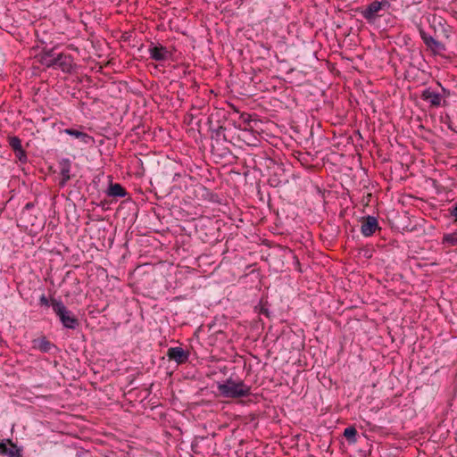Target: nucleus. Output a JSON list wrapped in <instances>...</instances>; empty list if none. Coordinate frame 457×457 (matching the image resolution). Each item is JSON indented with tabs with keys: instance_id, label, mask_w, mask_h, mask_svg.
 <instances>
[{
	"instance_id": "nucleus-8",
	"label": "nucleus",
	"mask_w": 457,
	"mask_h": 457,
	"mask_svg": "<svg viewBox=\"0 0 457 457\" xmlns=\"http://www.w3.org/2000/svg\"><path fill=\"white\" fill-rule=\"evenodd\" d=\"M420 35L426 46L435 54H439L445 51V45L441 41L435 39L431 35L428 34L422 28L419 29Z\"/></svg>"
},
{
	"instance_id": "nucleus-11",
	"label": "nucleus",
	"mask_w": 457,
	"mask_h": 457,
	"mask_svg": "<svg viewBox=\"0 0 457 457\" xmlns=\"http://www.w3.org/2000/svg\"><path fill=\"white\" fill-rule=\"evenodd\" d=\"M149 54L151 59L157 62H164L171 58V52H170L165 46L154 43H151L149 46Z\"/></svg>"
},
{
	"instance_id": "nucleus-18",
	"label": "nucleus",
	"mask_w": 457,
	"mask_h": 457,
	"mask_svg": "<svg viewBox=\"0 0 457 457\" xmlns=\"http://www.w3.org/2000/svg\"><path fill=\"white\" fill-rule=\"evenodd\" d=\"M106 195L112 198H121L125 197L128 192L120 184L111 181L106 190Z\"/></svg>"
},
{
	"instance_id": "nucleus-27",
	"label": "nucleus",
	"mask_w": 457,
	"mask_h": 457,
	"mask_svg": "<svg viewBox=\"0 0 457 457\" xmlns=\"http://www.w3.org/2000/svg\"><path fill=\"white\" fill-rule=\"evenodd\" d=\"M362 254L366 259H370L372 257V250L368 247H362L359 252Z\"/></svg>"
},
{
	"instance_id": "nucleus-4",
	"label": "nucleus",
	"mask_w": 457,
	"mask_h": 457,
	"mask_svg": "<svg viewBox=\"0 0 457 457\" xmlns=\"http://www.w3.org/2000/svg\"><path fill=\"white\" fill-rule=\"evenodd\" d=\"M270 173L268 179L269 185L273 187H283L289 183L290 175L283 163L274 162L270 168Z\"/></svg>"
},
{
	"instance_id": "nucleus-14",
	"label": "nucleus",
	"mask_w": 457,
	"mask_h": 457,
	"mask_svg": "<svg viewBox=\"0 0 457 457\" xmlns=\"http://www.w3.org/2000/svg\"><path fill=\"white\" fill-rule=\"evenodd\" d=\"M195 196L210 203H220L219 195L204 185H197L195 189Z\"/></svg>"
},
{
	"instance_id": "nucleus-3",
	"label": "nucleus",
	"mask_w": 457,
	"mask_h": 457,
	"mask_svg": "<svg viewBox=\"0 0 457 457\" xmlns=\"http://www.w3.org/2000/svg\"><path fill=\"white\" fill-rule=\"evenodd\" d=\"M51 306L54 312L59 318L62 325L65 328L76 329L79 327V320L77 316L70 311L62 303L61 299L51 298Z\"/></svg>"
},
{
	"instance_id": "nucleus-22",
	"label": "nucleus",
	"mask_w": 457,
	"mask_h": 457,
	"mask_svg": "<svg viewBox=\"0 0 457 457\" xmlns=\"http://www.w3.org/2000/svg\"><path fill=\"white\" fill-rule=\"evenodd\" d=\"M7 139H8V144L13 152L15 150H17L18 148H20L21 146H22L21 140L19 137L10 136L7 137Z\"/></svg>"
},
{
	"instance_id": "nucleus-19",
	"label": "nucleus",
	"mask_w": 457,
	"mask_h": 457,
	"mask_svg": "<svg viewBox=\"0 0 457 457\" xmlns=\"http://www.w3.org/2000/svg\"><path fill=\"white\" fill-rule=\"evenodd\" d=\"M63 132L67 135H70L71 137H74L75 138L79 139L81 142L85 144H88L91 141H93V137L89 136L87 133H85L81 130L73 128L65 129Z\"/></svg>"
},
{
	"instance_id": "nucleus-7",
	"label": "nucleus",
	"mask_w": 457,
	"mask_h": 457,
	"mask_svg": "<svg viewBox=\"0 0 457 457\" xmlns=\"http://www.w3.org/2000/svg\"><path fill=\"white\" fill-rule=\"evenodd\" d=\"M23 447L18 446L11 439L0 441V454L6 457H23Z\"/></svg>"
},
{
	"instance_id": "nucleus-5",
	"label": "nucleus",
	"mask_w": 457,
	"mask_h": 457,
	"mask_svg": "<svg viewBox=\"0 0 457 457\" xmlns=\"http://www.w3.org/2000/svg\"><path fill=\"white\" fill-rule=\"evenodd\" d=\"M32 348L43 353L55 354L59 352L56 345L49 341L46 336L34 338L31 341Z\"/></svg>"
},
{
	"instance_id": "nucleus-2",
	"label": "nucleus",
	"mask_w": 457,
	"mask_h": 457,
	"mask_svg": "<svg viewBox=\"0 0 457 457\" xmlns=\"http://www.w3.org/2000/svg\"><path fill=\"white\" fill-rule=\"evenodd\" d=\"M389 7L390 3L387 0L373 1L366 6L358 8L357 12L368 23L375 24L379 18L388 13Z\"/></svg>"
},
{
	"instance_id": "nucleus-25",
	"label": "nucleus",
	"mask_w": 457,
	"mask_h": 457,
	"mask_svg": "<svg viewBox=\"0 0 457 457\" xmlns=\"http://www.w3.org/2000/svg\"><path fill=\"white\" fill-rule=\"evenodd\" d=\"M437 84L441 87V90L438 92V94L442 96V102H447L446 99L451 96L450 90L443 87L440 83Z\"/></svg>"
},
{
	"instance_id": "nucleus-28",
	"label": "nucleus",
	"mask_w": 457,
	"mask_h": 457,
	"mask_svg": "<svg viewBox=\"0 0 457 457\" xmlns=\"http://www.w3.org/2000/svg\"><path fill=\"white\" fill-rule=\"evenodd\" d=\"M448 212L449 215L454 218V221H457V202L448 209Z\"/></svg>"
},
{
	"instance_id": "nucleus-1",
	"label": "nucleus",
	"mask_w": 457,
	"mask_h": 457,
	"mask_svg": "<svg viewBox=\"0 0 457 457\" xmlns=\"http://www.w3.org/2000/svg\"><path fill=\"white\" fill-rule=\"evenodd\" d=\"M219 394L225 398L237 399L247 397L251 395V386L243 380H235L228 378L223 383L217 386Z\"/></svg>"
},
{
	"instance_id": "nucleus-17",
	"label": "nucleus",
	"mask_w": 457,
	"mask_h": 457,
	"mask_svg": "<svg viewBox=\"0 0 457 457\" xmlns=\"http://www.w3.org/2000/svg\"><path fill=\"white\" fill-rule=\"evenodd\" d=\"M226 144H229L228 142H213L212 143V154L220 157V159H227L228 157L232 155V152L230 148L226 145Z\"/></svg>"
},
{
	"instance_id": "nucleus-21",
	"label": "nucleus",
	"mask_w": 457,
	"mask_h": 457,
	"mask_svg": "<svg viewBox=\"0 0 457 457\" xmlns=\"http://www.w3.org/2000/svg\"><path fill=\"white\" fill-rule=\"evenodd\" d=\"M442 243L450 246L457 245V231L445 234L442 238Z\"/></svg>"
},
{
	"instance_id": "nucleus-20",
	"label": "nucleus",
	"mask_w": 457,
	"mask_h": 457,
	"mask_svg": "<svg viewBox=\"0 0 457 457\" xmlns=\"http://www.w3.org/2000/svg\"><path fill=\"white\" fill-rule=\"evenodd\" d=\"M343 435L350 445L355 444L357 442L358 432L353 426H349L345 428Z\"/></svg>"
},
{
	"instance_id": "nucleus-10",
	"label": "nucleus",
	"mask_w": 457,
	"mask_h": 457,
	"mask_svg": "<svg viewBox=\"0 0 457 457\" xmlns=\"http://www.w3.org/2000/svg\"><path fill=\"white\" fill-rule=\"evenodd\" d=\"M423 101L428 102L431 108H438L440 106L448 105L447 102H442V96L432 87L425 88L420 95Z\"/></svg>"
},
{
	"instance_id": "nucleus-13",
	"label": "nucleus",
	"mask_w": 457,
	"mask_h": 457,
	"mask_svg": "<svg viewBox=\"0 0 457 457\" xmlns=\"http://www.w3.org/2000/svg\"><path fill=\"white\" fill-rule=\"evenodd\" d=\"M55 50V47L50 49L44 48L37 55L38 62L47 68L55 67V61L58 54Z\"/></svg>"
},
{
	"instance_id": "nucleus-12",
	"label": "nucleus",
	"mask_w": 457,
	"mask_h": 457,
	"mask_svg": "<svg viewBox=\"0 0 457 457\" xmlns=\"http://www.w3.org/2000/svg\"><path fill=\"white\" fill-rule=\"evenodd\" d=\"M167 357L170 361H174L178 365H180L188 361L189 352L179 346L170 347L167 351Z\"/></svg>"
},
{
	"instance_id": "nucleus-9",
	"label": "nucleus",
	"mask_w": 457,
	"mask_h": 457,
	"mask_svg": "<svg viewBox=\"0 0 457 457\" xmlns=\"http://www.w3.org/2000/svg\"><path fill=\"white\" fill-rule=\"evenodd\" d=\"M361 232L364 237H370L376 231H380L381 228L378 225V219L371 215L363 216L361 218Z\"/></svg>"
},
{
	"instance_id": "nucleus-6",
	"label": "nucleus",
	"mask_w": 457,
	"mask_h": 457,
	"mask_svg": "<svg viewBox=\"0 0 457 457\" xmlns=\"http://www.w3.org/2000/svg\"><path fill=\"white\" fill-rule=\"evenodd\" d=\"M208 124H209V129L211 131V139L212 143L213 142H228L230 145H235L232 141V138H229L228 135H227L226 130L227 129L218 124L217 126H214L211 118H208Z\"/></svg>"
},
{
	"instance_id": "nucleus-26",
	"label": "nucleus",
	"mask_w": 457,
	"mask_h": 457,
	"mask_svg": "<svg viewBox=\"0 0 457 457\" xmlns=\"http://www.w3.org/2000/svg\"><path fill=\"white\" fill-rule=\"evenodd\" d=\"M39 304L41 306L49 307L51 306V298L48 299L44 294L39 297Z\"/></svg>"
},
{
	"instance_id": "nucleus-16",
	"label": "nucleus",
	"mask_w": 457,
	"mask_h": 457,
	"mask_svg": "<svg viewBox=\"0 0 457 457\" xmlns=\"http://www.w3.org/2000/svg\"><path fill=\"white\" fill-rule=\"evenodd\" d=\"M60 175L62 176L59 181V186L63 187L71 179V162L68 158H63L59 162Z\"/></svg>"
},
{
	"instance_id": "nucleus-23",
	"label": "nucleus",
	"mask_w": 457,
	"mask_h": 457,
	"mask_svg": "<svg viewBox=\"0 0 457 457\" xmlns=\"http://www.w3.org/2000/svg\"><path fill=\"white\" fill-rule=\"evenodd\" d=\"M15 157L21 162L26 163L28 162V156L26 151L22 146L14 151Z\"/></svg>"
},
{
	"instance_id": "nucleus-24",
	"label": "nucleus",
	"mask_w": 457,
	"mask_h": 457,
	"mask_svg": "<svg viewBox=\"0 0 457 457\" xmlns=\"http://www.w3.org/2000/svg\"><path fill=\"white\" fill-rule=\"evenodd\" d=\"M240 120L243 121L244 124L247 126L245 129H253V127L251 126V122L253 121L251 114L243 112L240 115Z\"/></svg>"
},
{
	"instance_id": "nucleus-29",
	"label": "nucleus",
	"mask_w": 457,
	"mask_h": 457,
	"mask_svg": "<svg viewBox=\"0 0 457 457\" xmlns=\"http://www.w3.org/2000/svg\"><path fill=\"white\" fill-rule=\"evenodd\" d=\"M34 207V203L29 202L25 204L24 210H30Z\"/></svg>"
},
{
	"instance_id": "nucleus-15",
	"label": "nucleus",
	"mask_w": 457,
	"mask_h": 457,
	"mask_svg": "<svg viewBox=\"0 0 457 457\" xmlns=\"http://www.w3.org/2000/svg\"><path fill=\"white\" fill-rule=\"evenodd\" d=\"M73 59L71 54L60 53L57 54L55 67L62 70L65 73H71Z\"/></svg>"
}]
</instances>
